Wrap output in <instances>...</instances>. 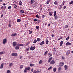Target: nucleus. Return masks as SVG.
Wrapping results in <instances>:
<instances>
[{
	"label": "nucleus",
	"mask_w": 73,
	"mask_h": 73,
	"mask_svg": "<svg viewBox=\"0 0 73 73\" xmlns=\"http://www.w3.org/2000/svg\"><path fill=\"white\" fill-rule=\"evenodd\" d=\"M69 39V36H68L66 39V40H68Z\"/></svg>",
	"instance_id": "49530a36"
},
{
	"label": "nucleus",
	"mask_w": 73,
	"mask_h": 73,
	"mask_svg": "<svg viewBox=\"0 0 73 73\" xmlns=\"http://www.w3.org/2000/svg\"><path fill=\"white\" fill-rule=\"evenodd\" d=\"M4 54V52H0V55H2V54Z\"/></svg>",
	"instance_id": "58836bf2"
},
{
	"label": "nucleus",
	"mask_w": 73,
	"mask_h": 73,
	"mask_svg": "<svg viewBox=\"0 0 73 73\" xmlns=\"http://www.w3.org/2000/svg\"><path fill=\"white\" fill-rule=\"evenodd\" d=\"M42 18H44L45 17V15H44L42 16Z\"/></svg>",
	"instance_id": "13d9d810"
},
{
	"label": "nucleus",
	"mask_w": 73,
	"mask_h": 73,
	"mask_svg": "<svg viewBox=\"0 0 73 73\" xmlns=\"http://www.w3.org/2000/svg\"><path fill=\"white\" fill-rule=\"evenodd\" d=\"M61 58L62 60H65V57L64 56H62Z\"/></svg>",
	"instance_id": "ea45409f"
},
{
	"label": "nucleus",
	"mask_w": 73,
	"mask_h": 73,
	"mask_svg": "<svg viewBox=\"0 0 73 73\" xmlns=\"http://www.w3.org/2000/svg\"><path fill=\"white\" fill-rule=\"evenodd\" d=\"M59 65L61 66H63L64 65V63L63 62H61L60 63Z\"/></svg>",
	"instance_id": "6e6552de"
},
{
	"label": "nucleus",
	"mask_w": 73,
	"mask_h": 73,
	"mask_svg": "<svg viewBox=\"0 0 73 73\" xmlns=\"http://www.w3.org/2000/svg\"><path fill=\"white\" fill-rule=\"evenodd\" d=\"M44 41H43L41 43H40V45H43V44H44Z\"/></svg>",
	"instance_id": "bb28decb"
},
{
	"label": "nucleus",
	"mask_w": 73,
	"mask_h": 73,
	"mask_svg": "<svg viewBox=\"0 0 73 73\" xmlns=\"http://www.w3.org/2000/svg\"><path fill=\"white\" fill-rule=\"evenodd\" d=\"M39 28L40 27H39V26H36V29H39Z\"/></svg>",
	"instance_id": "603ef678"
},
{
	"label": "nucleus",
	"mask_w": 73,
	"mask_h": 73,
	"mask_svg": "<svg viewBox=\"0 0 73 73\" xmlns=\"http://www.w3.org/2000/svg\"><path fill=\"white\" fill-rule=\"evenodd\" d=\"M68 25H66V27H65L66 28H68Z\"/></svg>",
	"instance_id": "69168bd1"
},
{
	"label": "nucleus",
	"mask_w": 73,
	"mask_h": 73,
	"mask_svg": "<svg viewBox=\"0 0 73 73\" xmlns=\"http://www.w3.org/2000/svg\"><path fill=\"white\" fill-rule=\"evenodd\" d=\"M48 51H46L45 52L44 55L45 56V55H46V54H48Z\"/></svg>",
	"instance_id": "c85d7f7f"
},
{
	"label": "nucleus",
	"mask_w": 73,
	"mask_h": 73,
	"mask_svg": "<svg viewBox=\"0 0 73 73\" xmlns=\"http://www.w3.org/2000/svg\"><path fill=\"white\" fill-rule=\"evenodd\" d=\"M7 42V39L5 38L3 40V43L4 44H5Z\"/></svg>",
	"instance_id": "20e7f679"
},
{
	"label": "nucleus",
	"mask_w": 73,
	"mask_h": 73,
	"mask_svg": "<svg viewBox=\"0 0 73 73\" xmlns=\"http://www.w3.org/2000/svg\"><path fill=\"white\" fill-rule=\"evenodd\" d=\"M64 5V3H62V4L60 6V9H61V8H62V5Z\"/></svg>",
	"instance_id": "f8f14e48"
},
{
	"label": "nucleus",
	"mask_w": 73,
	"mask_h": 73,
	"mask_svg": "<svg viewBox=\"0 0 73 73\" xmlns=\"http://www.w3.org/2000/svg\"><path fill=\"white\" fill-rule=\"evenodd\" d=\"M17 45L18 46H19V47L20 46H23V44H17Z\"/></svg>",
	"instance_id": "393cba45"
},
{
	"label": "nucleus",
	"mask_w": 73,
	"mask_h": 73,
	"mask_svg": "<svg viewBox=\"0 0 73 73\" xmlns=\"http://www.w3.org/2000/svg\"><path fill=\"white\" fill-rule=\"evenodd\" d=\"M49 16H52V11L51 12H49Z\"/></svg>",
	"instance_id": "c756f323"
},
{
	"label": "nucleus",
	"mask_w": 73,
	"mask_h": 73,
	"mask_svg": "<svg viewBox=\"0 0 73 73\" xmlns=\"http://www.w3.org/2000/svg\"><path fill=\"white\" fill-rule=\"evenodd\" d=\"M29 48H27L26 49V50H27V51L29 50Z\"/></svg>",
	"instance_id": "338daca9"
},
{
	"label": "nucleus",
	"mask_w": 73,
	"mask_h": 73,
	"mask_svg": "<svg viewBox=\"0 0 73 73\" xmlns=\"http://www.w3.org/2000/svg\"><path fill=\"white\" fill-rule=\"evenodd\" d=\"M12 7L13 8H16L17 7V5H12Z\"/></svg>",
	"instance_id": "f3484780"
},
{
	"label": "nucleus",
	"mask_w": 73,
	"mask_h": 73,
	"mask_svg": "<svg viewBox=\"0 0 73 73\" xmlns=\"http://www.w3.org/2000/svg\"><path fill=\"white\" fill-rule=\"evenodd\" d=\"M54 17L55 18V20H57V19H58V16H57V15L55 16Z\"/></svg>",
	"instance_id": "f704fd0d"
},
{
	"label": "nucleus",
	"mask_w": 73,
	"mask_h": 73,
	"mask_svg": "<svg viewBox=\"0 0 73 73\" xmlns=\"http://www.w3.org/2000/svg\"><path fill=\"white\" fill-rule=\"evenodd\" d=\"M37 21L38 23H39V22H40V21H39V20H38Z\"/></svg>",
	"instance_id": "774afa93"
},
{
	"label": "nucleus",
	"mask_w": 73,
	"mask_h": 73,
	"mask_svg": "<svg viewBox=\"0 0 73 73\" xmlns=\"http://www.w3.org/2000/svg\"><path fill=\"white\" fill-rule=\"evenodd\" d=\"M19 4L20 5H21L22 4H23V3L21 2V1H20L19 2Z\"/></svg>",
	"instance_id": "c9c22d12"
},
{
	"label": "nucleus",
	"mask_w": 73,
	"mask_h": 73,
	"mask_svg": "<svg viewBox=\"0 0 73 73\" xmlns=\"http://www.w3.org/2000/svg\"><path fill=\"white\" fill-rule=\"evenodd\" d=\"M53 70L54 72H55L56 71V70H57V68L56 67L54 68H53Z\"/></svg>",
	"instance_id": "aec40b11"
},
{
	"label": "nucleus",
	"mask_w": 73,
	"mask_h": 73,
	"mask_svg": "<svg viewBox=\"0 0 73 73\" xmlns=\"http://www.w3.org/2000/svg\"><path fill=\"white\" fill-rule=\"evenodd\" d=\"M66 8V6H64L63 7V8H64V9H65V8Z\"/></svg>",
	"instance_id": "4d7b16f0"
},
{
	"label": "nucleus",
	"mask_w": 73,
	"mask_h": 73,
	"mask_svg": "<svg viewBox=\"0 0 73 73\" xmlns=\"http://www.w3.org/2000/svg\"><path fill=\"white\" fill-rule=\"evenodd\" d=\"M61 70V67H60L58 68V71H60Z\"/></svg>",
	"instance_id": "79ce46f5"
},
{
	"label": "nucleus",
	"mask_w": 73,
	"mask_h": 73,
	"mask_svg": "<svg viewBox=\"0 0 73 73\" xmlns=\"http://www.w3.org/2000/svg\"><path fill=\"white\" fill-rule=\"evenodd\" d=\"M39 64H42V63H43V61H42V60H40L39 61Z\"/></svg>",
	"instance_id": "4be33fe9"
},
{
	"label": "nucleus",
	"mask_w": 73,
	"mask_h": 73,
	"mask_svg": "<svg viewBox=\"0 0 73 73\" xmlns=\"http://www.w3.org/2000/svg\"><path fill=\"white\" fill-rule=\"evenodd\" d=\"M37 41H40V38H37Z\"/></svg>",
	"instance_id": "a19ab883"
},
{
	"label": "nucleus",
	"mask_w": 73,
	"mask_h": 73,
	"mask_svg": "<svg viewBox=\"0 0 73 73\" xmlns=\"http://www.w3.org/2000/svg\"><path fill=\"white\" fill-rule=\"evenodd\" d=\"M17 35V34L16 33H13L11 35V37H15V36H16Z\"/></svg>",
	"instance_id": "0eeeda50"
},
{
	"label": "nucleus",
	"mask_w": 73,
	"mask_h": 73,
	"mask_svg": "<svg viewBox=\"0 0 73 73\" xmlns=\"http://www.w3.org/2000/svg\"><path fill=\"white\" fill-rule=\"evenodd\" d=\"M54 16H56V13H54Z\"/></svg>",
	"instance_id": "680f3d73"
},
{
	"label": "nucleus",
	"mask_w": 73,
	"mask_h": 73,
	"mask_svg": "<svg viewBox=\"0 0 73 73\" xmlns=\"http://www.w3.org/2000/svg\"><path fill=\"white\" fill-rule=\"evenodd\" d=\"M29 34H31L32 33V31H31L30 30H29Z\"/></svg>",
	"instance_id": "2f4dec72"
},
{
	"label": "nucleus",
	"mask_w": 73,
	"mask_h": 73,
	"mask_svg": "<svg viewBox=\"0 0 73 73\" xmlns=\"http://www.w3.org/2000/svg\"><path fill=\"white\" fill-rule=\"evenodd\" d=\"M52 54H51L50 53H48V56H49V57H52Z\"/></svg>",
	"instance_id": "dca6fc26"
},
{
	"label": "nucleus",
	"mask_w": 73,
	"mask_h": 73,
	"mask_svg": "<svg viewBox=\"0 0 73 73\" xmlns=\"http://www.w3.org/2000/svg\"><path fill=\"white\" fill-rule=\"evenodd\" d=\"M55 63H56V61L54 60H52L50 62V64L53 65V64H54Z\"/></svg>",
	"instance_id": "39448f33"
},
{
	"label": "nucleus",
	"mask_w": 73,
	"mask_h": 73,
	"mask_svg": "<svg viewBox=\"0 0 73 73\" xmlns=\"http://www.w3.org/2000/svg\"><path fill=\"white\" fill-rule=\"evenodd\" d=\"M21 21V20L20 19H17V22H18V23H19V22H20V21Z\"/></svg>",
	"instance_id": "cd10ccee"
},
{
	"label": "nucleus",
	"mask_w": 73,
	"mask_h": 73,
	"mask_svg": "<svg viewBox=\"0 0 73 73\" xmlns=\"http://www.w3.org/2000/svg\"><path fill=\"white\" fill-rule=\"evenodd\" d=\"M40 5V7L42 8V4H41Z\"/></svg>",
	"instance_id": "bf43d9fd"
},
{
	"label": "nucleus",
	"mask_w": 73,
	"mask_h": 73,
	"mask_svg": "<svg viewBox=\"0 0 73 73\" xmlns=\"http://www.w3.org/2000/svg\"><path fill=\"white\" fill-rule=\"evenodd\" d=\"M50 1V0H48L46 2L47 4H49V3Z\"/></svg>",
	"instance_id": "473e14b6"
},
{
	"label": "nucleus",
	"mask_w": 73,
	"mask_h": 73,
	"mask_svg": "<svg viewBox=\"0 0 73 73\" xmlns=\"http://www.w3.org/2000/svg\"><path fill=\"white\" fill-rule=\"evenodd\" d=\"M64 68L66 70H67L68 69V66L67 65H65L64 66Z\"/></svg>",
	"instance_id": "6ab92c4d"
},
{
	"label": "nucleus",
	"mask_w": 73,
	"mask_h": 73,
	"mask_svg": "<svg viewBox=\"0 0 73 73\" xmlns=\"http://www.w3.org/2000/svg\"><path fill=\"white\" fill-rule=\"evenodd\" d=\"M36 17H37V18H40V17L39 16H38V15H36Z\"/></svg>",
	"instance_id": "6e6d98bb"
},
{
	"label": "nucleus",
	"mask_w": 73,
	"mask_h": 73,
	"mask_svg": "<svg viewBox=\"0 0 73 73\" xmlns=\"http://www.w3.org/2000/svg\"><path fill=\"white\" fill-rule=\"evenodd\" d=\"M35 49V47L31 46L30 47V49L31 50H33Z\"/></svg>",
	"instance_id": "9d476101"
},
{
	"label": "nucleus",
	"mask_w": 73,
	"mask_h": 73,
	"mask_svg": "<svg viewBox=\"0 0 73 73\" xmlns=\"http://www.w3.org/2000/svg\"><path fill=\"white\" fill-rule=\"evenodd\" d=\"M6 4H5V3H3V5H4V6H5Z\"/></svg>",
	"instance_id": "5fc2aeb1"
},
{
	"label": "nucleus",
	"mask_w": 73,
	"mask_h": 73,
	"mask_svg": "<svg viewBox=\"0 0 73 73\" xmlns=\"http://www.w3.org/2000/svg\"><path fill=\"white\" fill-rule=\"evenodd\" d=\"M23 65H21L20 66V68L21 69H22V68H23Z\"/></svg>",
	"instance_id": "c03bdc74"
},
{
	"label": "nucleus",
	"mask_w": 73,
	"mask_h": 73,
	"mask_svg": "<svg viewBox=\"0 0 73 73\" xmlns=\"http://www.w3.org/2000/svg\"><path fill=\"white\" fill-rule=\"evenodd\" d=\"M33 73H40V71L38 70H37L36 71L35 70H34L33 71Z\"/></svg>",
	"instance_id": "4468645a"
},
{
	"label": "nucleus",
	"mask_w": 73,
	"mask_h": 73,
	"mask_svg": "<svg viewBox=\"0 0 73 73\" xmlns=\"http://www.w3.org/2000/svg\"><path fill=\"white\" fill-rule=\"evenodd\" d=\"M58 4V2L57 1H55L54 2V4L55 5H57Z\"/></svg>",
	"instance_id": "4c0bfd02"
},
{
	"label": "nucleus",
	"mask_w": 73,
	"mask_h": 73,
	"mask_svg": "<svg viewBox=\"0 0 73 73\" xmlns=\"http://www.w3.org/2000/svg\"><path fill=\"white\" fill-rule=\"evenodd\" d=\"M31 4H32L34 5V7H36V2L34 1V0H31Z\"/></svg>",
	"instance_id": "f03ea898"
},
{
	"label": "nucleus",
	"mask_w": 73,
	"mask_h": 73,
	"mask_svg": "<svg viewBox=\"0 0 73 73\" xmlns=\"http://www.w3.org/2000/svg\"><path fill=\"white\" fill-rule=\"evenodd\" d=\"M34 21H37V19H34Z\"/></svg>",
	"instance_id": "052dcab7"
},
{
	"label": "nucleus",
	"mask_w": 73,
	"mask_h": 73,
	"mask_svg": "<svg viewBox=\"0 0 73 73\" xmlns=\"http://www.w3.org/2000/svg\"><path fill=\"white\" fill-rule=\"evenodd\" d=\"M1 9H5L6 8V6H1Z\"/></svg>",
	"instance_id": "5701e85b"
},
{
	"label": "nucleus",
	"mask_w": 73,
	"mask_h": 73,
	"mask_svg": "<svg viewBox=\"0 0 73 73\" xmlns=\"http://www.w3.org/2000/svg\"><path fill=\"white\" fill-rule=\"evenodd\" d=\"M30 69H31V67L29 66L28 67H25L24 71V73H27V72L28 70H29Z\"/></svg>",
	"instance_id": "f257e3e1"
},
{
	"label": "nucleus",
	"mask_w": 73,
	"mask_h": 73,
	"mask_svg": "<svg viewBox=\"0 0 73 73\" xmlns=\"http://www.w3.org/2000/svg\"><path fill=\"white\" fill-rule=\"evenodd\" d=\"M4 66V63H2L0 66V69H3V66Z\"/></svg>",
	"instance_id": "9b49d317"
},
{
	"label": "nucleus",
	"mask_w": 73,
	"mask_h": 73,
	"mask_svg": "<svg viewBox=\"0 0 73 73\" xmlns=\"http://www.w3.org/2000/svg\"><path fill=\"white\" fill-rule=\"evenodd\" d=\"M33 68H32L31 69V72H33Z\"/></svg>",
	"instance_id": "e2e57ef3"
},
{
	"label": "nucleus",
	"mask_w": 73,
	"mask_h": 73,
	"mask_svg": "<svg viewBox=\"0 0 73 73\" xmlns=\"http://www.w3.org/2000/svg\"><path fill=\"white\" fill-rule=\"evenodd\" d=\"M17 3V2L16 1H14L13 3V4H12V5H16Z\"/></svg>",
	"instance_id": "a878e982"
},
{
	"label": "nucleus",
	"mask_w": 73,
	"mask_h": 73,
	"mask_svg": "<svg viewBox=\"0 0 73 73\" xmlns=\"http://www.w3.org/2000/svg\"><path fill=\"white\" fill-rule=\"evenodd\" d=\"M52 37H54L55 36V35L54 34H52L51 35Z\"/></svg>",
	"instance_id": "864d4df0"
},
{
	"label": "nucleus",
	"mask_w": 73,
	"mask_h": 73,
	"mask_svg": "<svg viewBox=\"0 0 73 73\" xmlns=\"http://www.w3.org/2000/svg\"><path fill=\"white\" fill-rule=\"evenodd\" d=\"M63 42H63V41H61L60 44V46H62V44H63Z\"/></svg>",
	"instance_id": "412c9836"
},
{
	"label": "nucleus",
	"mask_w": 73,
	"mask_h": 73,
	"mask_svg": "<svg viewBox=\"0 0 73 73\" xmlns=\"http://www.w3.org/2000/svg\"><path fill=\"white\" fill-rule=\"evenodd\" d=\"M70 50H68V51L66 53V56H68L70 54Z\"/></svg>",
	"instance_id": "1a4fd4ad"
},
{
	"label": "nucleus",
	"mask_w": 73,
	"mask_h": 73,
	"mask_svg": "<svg viewBox=\"0 0 73 73\" xmlns=\"http://www.w3.org/2000/svg\"><path fill=\"white\" fill-rule=\"evenodd\" d=\"M52 68V66H50L48 69V70H50V69H51Z\"/></svg>",
	"instance_id": "3c124183"
},
{
	"label": "nucleus",
	"mask_w": 73,
	"mask_h": 73,
	"mask_svg": "<svg viewBox=\"0 0 73 73\" xmlns=\"http://www.w3.org/2000/svg\"><path fill=\"white\" fill-rule=\"evenodd\" d=\"M37 40L36 39H35L33 43L34 44H36V42H37Z\"/></svg>",
	"instance_id": "7c9ffc66"
},
{
	"label": "nucleus",
	"mask_w": 73,
	"mask_h": 73,
	"mask_svg": "<svg viewBox=\"0 0 73 73\" xmlns=\"http://www.w3.org/2000/svg\"><path fill=\"white\" fill-rule=\"evenodd\" d=\"M11 6H9L8 7V9H11Z\"/></svg>",
	"instance_id": "a18cd8bd"
},
{
	"label": "nucleus",
	"mask_w": 73,
	"mask_h": 73,
	"mask_svg": "<svg viewBox=\"0 0 73 73\" xmlns=\"http://www.w3.org/2000/svg\"><path fill=\"white\" fill-rule=\"evenodd\" d=\"M72 45V43H69V42H68L66 44V45L67 46H68V45Z\"/></svg>",
	"instance_id": "ddd939ff"
},
{
	"label": "nucleus",
	"mask_w": 73,
	"mask_h": 73,
	"mask_svg": "<svg viewBox=\"0 0 73 73\" xmlns=\"http://www.w3.org/2000/svg\"><path fill=\"white\" fill-rule=\"evenodd\" d=\"M16 44H17L16 43V42H14L13 43V46H15L16 45Z\"/></svg>",
	"instance_id": "2eb2a0df"
},
{
	"label": "nucleus",
	"mask_w": 73,
	"mask_h": 73,
	"mask_svg": "<svg viewBox=\"0 0 73 73\" xmlns=\"http://www.w3.org/2000/svg\"><path fill=\"white\" fill-rule=\"evenodd\" d=\"M13 64H12V63H11L9 65V66H12V65Z\"/></svg>",
	"instance_id": "8fccbe9b"
},
{
	"label": "nucleus",
	"mask_w": 73,
	"mask_h": 73,
	"mask_svg": "<svg viewBox=\"0 0 73 73\" xmlns=\"http://www.w3.org/2000/svg\"><path fill=\"white\" fill-rule=\"evenodd\" d=\"M11 72V71L9 70H8L7 72V73H9Z\"/></svg>",
	"instance_id": "09e8293b"
},
{
	"label": "nucleus",
	"mask_w": 73,
	"mask_h": 73,
	"mask_svg": "<svg viewBox=\"0 0 73 73\" xmlns=\"http://www.w3.org/2000/svg\"><path fill=\"white\" fill-rule=\"evenodd\" d=\"M52 59H53L52 57H51L50 58H49V59H48V63H49V62H50V61H52Z\"/></svg>",
	"instance_id": "423d86ee"
},
{
	"label": "nucleus",
	"mask_w": 73,
	"mask_h": 73,
	"mask_svg": "<svg viewBox=\"0 0 73 73\" xmlns=\"http://www.w3.org/2000/svg\"><path fill=\"white\" fill-rule=\"evenodd\" d=\"M16 46L15 47V49H16L17 50H18L19 48H20V46Z\"/></svg>",
	"instance_id": "a211bd4d"
},
{
	"label": "nucleus",
	"mask_w": 73,
	"mask_h": 73,
	"mask_svg": "<svg viewBox=\"0 0 73 73\" xmlns=\"http://www.w3.org/2000/svg\"><path fill=\"white\" fill-rule=\"evenodd\" d=\"M21 12V13H24V11L23 10H21L20 11Z\"/></svg>",
	"instance_id": "37998d69"
},
{
	"label": "nucleus",
	"mask_w": 73,
	"mask_h": 73,
	"mask_svg": "<svg viewBox=\"0 0 73 73\" xmlns=\"http://www.w3.org/2000/svg\"><path fill=\"white\" fill-rule=\"evenodd\" d=\"M48 43H49V40H48V39H46V44H48Z\"/></svg>",
	"instance_id": "b1692460"
},
{
	"label": "nucleus",
	"mask_w": 73,
	"mask_h": 73,
	"mask_svg": "<svg viewBox=\"0 0 73 73\" xmlns=\"http://www.w3.org/2000/svg\"><path fill=\"white\" fill-rule=\"evenodd\" d=\"M73 3V1H72L71 2H70L69 3V4H72Z\"/></svg>",
	"instance_id": "de8ad7c7"
},
{
	"label": "nucleus",
	"mask_w": 73,
	"mask_h": 73,
	"mask_svg": "<svg viewBox=\"0 0 73 73\" xmlns=\"http://www.w3.org/2000/svg\"><path fill=\"white\" fill-rule=\"evenodd\" d=\"M27 26H28V24H26L25 26V27H27Z\"/></svg>",
	"instance_id": "0e129e2a"
},
{
	"label": "nucleus",
	"mask_w": 73,
	"mask_h": 73,
	"mask_svg": "<svg viewBox=\"0 0 73 73\" xmlns=\"http://www.w3.org/2000/svg\"><path fill=\"white\" fill-rule=\"evenodd\" d=\"M35 64H30V66H31V67H32V66H34Z\"/></svg>",
	"instance_id": "72a5a7b5"
},
{
	"label": "nucleus",
	"mask_w": 73,
	"mask_h": 73,
	"mask_svg": "<svg viewBox=\"0 0 73 73\" xmlns=\"http://www.w3.org/2000/svg\"><path fill=\"white\" fill-rule=\"evenodd\" d=\"M11 23L9 24L8 25V27H11Z\"/></svg>",
	"instance_id": "e433bc0d"
},
{
	"label": "nucleus",
	"mask_w": 73,
	"mask_h": 73,
	"mask_svg": "<svg viewBox=\"0 0 73 73\" xmlns=\"http://www.w3.org/2000/svg\"><path fill=\"white\" fill-rule=\"evenodd\" d=\"M11 56H13V57L17 56V53H13L11 54Z\"/></svg>",
	"instance_id": "7ed1b4c3"
}]
</instances>
